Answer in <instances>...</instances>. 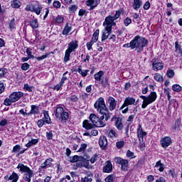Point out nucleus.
I'll list each match as a JSON object with an SVG mask.
<instances>
[{
	"label": "nucleus",
	"mask_w": 182,
	"mask_h": 182,
	"mask_svg": "<svg viewBox=\"0 0 182 182\" xmlns=\"http://www.w3.org/2000/svg\"><path fill=\"white\" fill-rule=\"evenodd\" d=\"M95 109H97L98 113L105 116V122H107L109 119H110L112 114L109 112V109L106 107V104L105 103V98L100 97L94 105Z\"/></svg>",
	"instance_id": "1"
},
{
	"label": "nucleus",
	"mask_w": 182,
	"mask_h": 182,
	"mask_svg": "<svg viewBox=\"0 0 182 182\" xmlns=\"http://www.w3.org/2000/svg\"><path fill=\"white\" fill-rule=\"evenodd\" d=\"M132 50L136 49L138 53L143 52V49L149 44V40L140 36H136L132 41Z\"/></svg>",
	"instance_id": "2"
},
{
	"label": "nucleus",
	"mask_w": 182,
	"mask_h": 182,
	"mask_svg": "<svg viewBox=\"0 0 182 182\" xmlns=\"http://www.w3.org/2000/svg\"><path fill=\"white\" fill-rule=\"evenodd\" d=\"M120 15H122V10H117L115 11L114 16H108L105 18L103 23L105 31H110L113 26H116V22L114 21L120 18Z\"/></svg>",
	"instance_id": "3"
},
{
	"label": "nucleus",
	"mask_w": 182,
	"mask_h": 182,
	"mask_svg": "<svg viewBox=\"0 0 182 182\" xmlns=\"http://www.w3.org/2000/svg\"><path fill=\"white\" fill-rule=\"evenodd\" d=\"M16 168L21 173H24L23 176V180L26 182H31L32 177H33V171L28 166H25L23 164H18Z\"/></svg>",
	"instance_id": "4"
},
{
	"label": "nucleus",
	"mask_w": 182,
	"mask_h": 182,
	"mask_svg": "<svg viewBox=\"0 0 182 182\" xmlns=\"http://www.w3.org/2000/svg\"><path fill=\"white\" fill-rule=\"evenodd\" d=\"M79 48V41L77 40L72 41L68 43V49L65 50V56H64V62L67 63L70 60V53L72 52H76V49Z\"/></svg>",
	"instance_id": "5"
},
{
	"label": "nucleus",
	"mask_w": 182,
	"mask_h": 182,
	"mask_svg": "<svg viewBox=\"0 0 182 182\" xmlns=\"http://www.w3.org/2000/svg\"><path fill=\"white\" fill-rule=\"evenodd\" d=\"M23 97V92L21 91L12 92L9 97H6L4 101V106H11L12 103L18 102L21 97Z\"/></svg>",
	"instance_id": "6"
},
{
	"label": "nucleus",
	"mask_w": 182,
	"mask_h": 182,
	"mask_svg": "<svg viewBox=\"0 0 182 182\" xmlns=\"http://www.w3.org/2000/svg\"><path fill=\"white\" fill-rule=\"evenodd\" d=\"M140 98L143 100L141 108L146 109L149 105H151V103H154V102H156L157 99V93H156V92H151L147 97L141 95Z\"/></svg>",
	"instance_id": "7"
},
{
	"label": "nucleus",
	"mask_w": 182,
	"mask_h": 182,
	"mask_svg": "<svg viewBox=\"0 0 182 182\" xmlns=\"http://www.w3.org/2000/svg\"><path fill=\"white\" fill-rule=\"evenodd\" d=\"M55 116L56 119H61V123L65 124L68 119H69V113L68 112H65L63 107H57L55 109Z\"/></svg>",
	"instance_id": "8"
},
{
	"label": "nucleus",
	"mask_w": 182,
	"mask_h": 182,
	"mask_svg": "<svg viewBox=\"0 0 182 182\" xmlns=\"http://www.w3.org/2000/svg\"><path fill=\"white\" fill-rule=\"evenodd\" d=\"M105 119H106L105 115H102L100 118L95 114L90 115V120L94 124L95 127H105L106 126V124L103 122Z\"/></svg>",
	"instance_id": "9"
},
{
	"label": "nucleus",
	"mask_w": 182,
	"mask_h": 182,
	"mask_svg": "<svg viewBox=\"0 0 182 182\" xmlns=\"http://www.w3.org/2000/svg\"><path fill=\"white\" fill-rule=\"evenodd\" d=\"M136 103V99L128 97L125 98L124 101V104L121 106L119 108V110H122V113L123 114H125V113H127L129 112V107L127 106H132Z\"/></svg>",
	"instance_id": "10"
},
{
	"label": "nucleus",
	"mask_w": 182,
	"mask_h": 182,
	"mask_svg": "<svg viewBox=\"0 0 182 182\" xmlns=\"http://www.w3.org/2000/svg\"><path fill=\"white\" fill-rule=\"evenodd\" d=\"M114 161L116 164H120L122 171H127V170H129V160L123 159V158L120 156H117L114 158Z\"/></svg>",
	"instance_id": "11"
},
{
	"label": "nucleus",
	"mask_w": 182,
	"mask_h": 182,
	"mask_svg": "<svg viewBox=\"0 0 182 182\" xmlns=\"http://www.w3.org/2000/svg\"><path fill=\"white\" fill-rule=\"evenodd\" d=\"M111 122H114V126L117 130H123V127H124V125L123 124V119L114 116L111 119Z\"/></svg>",
	"instance_id": "12"
},
{
	"label": "nucleus",
	"mask_w": 182,
	"mask_h": 182,
	"mask_svg": "<svg viewBox=\"0 0 182 182\" xmlns=\"http://www.w3.org/2000/svg\"><path fill=\"white\" fill-rule=\"evenodd\" d=\"M160 144L163 149H167V147L173 144V141L170 136H164L161 139Z\"/></svg>",
	"instance_id": "13"
},
{
	"label": "nucleus",
	"mask_w": 182,
	"mask_h": 182,
	"mask_svg": "<svg viewBox=\"0 0 182 182\" xmlns=\"http://www.w3.org/2000/svg\"><path fill=\"white\" fill-rule=\"evenodd\" d=\"M164 68V63L163 62H156V58L152 60V69L157 72L159 70H163Z\"/></svg>",
	"instance_id": "14"
},
{
	"label": "nucleus",
	"mask_w": 182,
	"mask_h": 182,
	"mask_svg": "<svg viewBox=\"0 0 182 182\" xmlns=\"http://www.w3.org/2000/svg\"><path fill=\"white\" fill-rule=\"evenodd\" d=\"M85 4L87 6H90L89 11H93L100 4V0H87Z\"/></svg>",
	"instance_id": "15"
},
{
	"label": "nucleus",
	"mask_w": 182,
	"mask_h": 182,
	"mask_svg": "<svg viewBox=\"0 0 182 182\" xmlns=\"http://www.w3.org/2000/svg\"><path fill=\"white\" fill-rule=\"evenodd\" d=\"M117 106V101L113 97H108V107L110 112H113Z\"/></svg>",
	"instance_id": "16"
},
{
	"label": "nucleus",
	"mask_w": 182,
	"mask_h": 182,
	"mask_svg": "<svg viewBox=\"0 0 182 182\" xmlns=\"http://www.w3.org/2000/svg\"><path fill=\"white\" fill-rule=\"evenodd\" d=\"M144 136H147V132L143 131V127H141V124H139L138 128H137V136L139 139V141H143L144 139Z\"/></svg>",
	"instance_id": "17"
},
{
	"label": "nucleus",
	"mask_w": 182,
	"mask_h": 182,
	"mask_svg": "<svg viewBox=\"0 0 182 182\" xmlns=\"http://www.w3.org/2000/svg\"><path fill=\"white\" fill-rule=\"evenodd\" d=\"M53 161V159L48 158L46 159V161L41 164V168L43 170H46V168H49L52 166V162Z\"/></svg>",
	"instance_id": "18"
},
{
	"label": "nucleus",
	"mask_w": 182,
	"mask_h": 182,
	"mask_svg": "<svg viewBox=\"0 0 182 182\" xmlns=\"http://www.w3.org/2000/svg\"><path fill=\"white\" fill-rule=\"evenodd\" d=\"M113 170V164L112 161H107L105 162V166L103 167V173H112Z\"/></svg>",
	"instance_id": "19"
},
{
	"label": "nucleus",
	"mask_w": 182,
	"mask_h": 182,
	"mask_svg": "<svg viewBox=\"0 0 182 182\" xmlns=\"http://www.w3.org/2000/svg\"><path fill=\"white\" fill-rule=\"evenodd\" d=\"M82 127L85 129V130H92V129H95L96 127L94 124L90 123V121L85 119L82 122Z\"/></svg>",
	"instance_id": "20"
},
{
	"label": "nucleus",
	"mask_w": 182,
	"mask_h": 182,
	"mask_svg": "<svg viewBox=\"0 0 182 182\" xmlns=\"http://www.w3.org/2000/svg\"><path fill=\"white\" fill-rule=\"evenodd\" d=\"M43 117L42 119L46 123V124H51L52 120L50 119V117L49 116V112L48 111H43Z\"/></svg>",
	"instance_id": "21"
},
{
	"label": "nucleus",
	"mask_w": 182,
	"mask_h": 182,
	"mask_svg": "<svg viewBox=\"0 0 182 182\" xmlns=\"http://www.w3.org/2000/svg\"><path fill=\"white\" fill-rule=\"evenodd\" d=\"M107 137H109V139H112V140H114V139H117L119 137V134H117L116 130L110 129L107 133Z\"/></svg>",
	"instance_id": "22"
},
{
	"label": "nucleus",
	"mask_w": 182,
	"mask_h": 182,
	"mask_svg": "<svg viewBox=\"0 0 182 182\" xmlns=\"http://www.w3.org/2000/svg\"><path fill=\"white\" fill-rule=\"evenodd\" d=\"M110 33H112V30H106L105 28L104 31H102V38H101L102 42H104V41H106V39L109 38V35H110Z\"/></svg>",
	"instance_id": "23"
},
{
	"label": "nucleus",
	"mask_w": 182,
	"mask_h": 182,
	"mask_svg": "<svg viewBox=\"0 0 182 182\" xmlns=\"http://www.w3.org/2000/svg\"><path fill=\"white\" fill-rule=\"evenodd\" d=\"M39 113V107L36 105H31V109L29 112H28V116L31 114H38Z\"/></svg>",
	"instance_id": "24"
},
{
	"label": "nucleus",
	"mask_w": 182,
	"mask_h": 182,
	"mask_svg": "<svg viewBox=\"0 0 182 182\" xmlns=\"http://www.w3.org/2000/svg\"><path fill=\"white\" fill-rule=\"evenodd\" d=\"M154 167L155 168H159V171H160V173H163V171H164V165L161 163V160L158 161Z\"/></svg>",
	"instance_id": "25"
},
{
	"label": "nucleus",
	"mask_w": 182,
	"mask_h": 182,
	"mask_svg": "<svg viewBox=\"0 0 182 182\" xmlns=\"http://www.w3.org/2000/svg\"><path fill=\"white\" fill-rule=\"evenodd\" d=\"M30 26L33 29H38L39 28V22L38 21V18H34L30 21Z\"/></svg>",
	"instance_id": "26"
},
{
	"label": "nucleus",
	"mask_w": 182,
	"mask_h": 182,
	"mask_svg": "<svg viewBox=\"0 0 182 182\" xmlns=\"http://www.w3.org/2000/svg\"><path fill=\"white\" fill-rule=\"evenodd\" d=\"M70 31H72V26H69V23H66L65 26L64 27V29L63 30L62 34L65 35V36H68Z\"/></svg>",
	"instance_id": "27"
},
{
	"label": "nucleus",
	"mask_w": 182,
	"mask_h": 182,
	"mask_svg": "<svg viewBox=\"0 0 182 182\" xmlns=\"http://www.w3.org/2000/svg\"><path fill=\"white\" fill-rule=\"evenodd\" d=\"M78 73L82 76V77H86L87 76V73H89V70H82V65H80L77 69Z\"/></svg>",
	"instance_id": "28"
},
{
	"label": "nucleus",
	"mask_w": 182,
	"mask_h": 182,
	"mask_svg": "<svg viewBox=\"0 0 182 182\" xmlns=\"http://www.w3.org/2000/svg\"><path fill=\"white\" fill-rule=\"evenodd\" d=\"M142 3L140 0H134L133 1V9H135V11H138V9H140V6H141Z\"/></svg>",
	"instance_id": "29"
},
{
	"label": "nucleus",
	"mask_w": 182,
	"mask_h": 182,
	"mask_svg": "<svg viewBox=\"0 0 182 182\" xmlns=\"http://www.w3.org/2000/svg\"><path fill=\"white\" fill-rule=\"evenodd\" d=\"M18 180H19V175L15 172H13L10 176V181L11 182H18Z\"/></svg>",
	"instance_id": "30"
},
{
	"label": "nucleus",
	"mask_w": 182,
	"mask_h": 182,
	"mask_svg": "<svg viewBox=\"0 0 182 182\" xmlns=\"http://www.w3.org/2000/svg\"><path fill=\"white\" fill-rule=\"evenodd\" d=\"M99 30H96L94 33L92 34V37L91 41L96 43L97 41H99Z\"/></svg>",
	"instance_id": "31"
},
{
	"label": "nucleus",
	"mask_w": 182,
	"mask_h": 182,
	"mask_svg": "<svg viewBox=\"0 0 182 182\" xmlns=\"http://www.w3.org/2000/svg\"><path fill=\"white\" fill-rule=\"evenodd\" d=\"M103 75H105V73H103V71H99L98 73L95 74L94 77L95 80H97V82H100L102 80V76H103Z\"/></svg>",
	"instance_id": "32"
},
{
	"label": "nucleus",
	"mask_w": 182,
	"mask_h": 182,
	"mask_svg": "<svg viewBox=\"0 0 182 182\" xmlns=\"http://www.w3.org/2000/svg\"><path fill=\"white\" fill-rule=\"evenodd\" d=\"M99 145L100 147H106L107 146V139L106 138H100Z\"/></svg>",
	"instance_id": "33"
},
{
	"label": "nucleus",
	"mask_w": 182,
	"mask_h": 182,
	"mask_svg": "<svg viewBox=\"0 0 182 182\" xmlns=\"http://www.w3.org/2000/svg\"><path fill=\"white\" fill-rule=\"evenodd\" d=\"M38 143H39V139H31V141H29L28 143H27L26 146V147H31V146L38 144Z\"/></svg>",
	"instance_id": "34"
},
{
	"label": "nucleus",
	"mask_w": 182,
	"mask_h": 182,
	"mask_svg": "<svg viewBox=\"0 0 182 182\" xmlns=\"http://www.w3.org/2000/svg\"><path fill=\"white\" fill-rule=\"evenodd\" d=\"M50 53H53V52L46 53L41 57H36V59L38 60V62H41V60H44V59H46V58H49V56H50Z\"/></svg>",
	"instance_id": "35"
},
{
	"label": "nucleus",
	"mask_w": 182,
	"mask_h": 182,
	"mask_svg": "<svg viewBox=\"0 0 182 182\" xmlns=\"http://www.w3.org/2000/svg\"><path fill=\"white\" fill-rule=\"evenodd\" d=\"M42 11V6H35L33 9V12H35L36 15H40Z\"/></svg>",
	"instance_id": "36"
},
{
	"label": "nucleus",
	"mask_w": 182,
	"mask_h": 182,
	"mask_svg": "<svg viewBox=\"0 0 182 182\" xmlns=\"http://www.w3.org/2000/svg\"><path fill=\"white\" fill-rule=\"evenodd\" d=\"M11 6H12V8H16V9L20 8L21 1H19L18 0H13L11 1Z\"/></svg>",
	"instance_id": "37"
},
{
	"label": "nucleus",
	"mask_w": 182,
	"mask_h": 182,
	"mask_svg": "<svg viewBox=\"0 0 182 182\" xmlns=\"http://www.w3.org/2000/svg\"><path fill=\"white\" fill-rule=\"evenodd\" d=\"M26 52L27 53L28 58H29L30 59H35V55H32V48H27Z\"/></svg>",
	"instance_id": "38"
},
{
	"label": "nucleus",
	"mask_w": 182,
	"mask_h": 182,
	"mask_svg": "<svg viewBox=\"0 0 182 182\" xmlns=\"http://www.w3.org/2000/svg\"><path fill=\"white\" fill-rule=\"evenodd\" d=\"M83 167L87 170H92L93 168V166L90 165V164H89V161L87 160L83 161Z\"/></svg>",
	"instance_id": "39"
},
{
	"label": "nucleus",
	"mask_w": 182,
	"mask_h": 182,
	"mask_svg": "<svg viewBox=\"0 0 182 182\" xmlns=\"http://www.w3.org/2000/svg\"><path fill=\"white\" fill-rule=\"evenodd\" d=\"M181 86L178 84H175L172 86V90H173V92H176L177 93H178V92H181Z\"/></svg>",
	"instance_id": "40"
},
{
	"label": "nucleus",
	"mask_w": 182,
	"mask_h": 182,
	"mask_svg": "<svg viewBox=\"0 0 182 182\" xmlns=\"http://www.w3.org/2000/svg\"><path fill=\"white\" fill-rule=\"evenodd\" d=\"M55 133V132L50 130L49 132H46V139L47 140H52V139L53 138V134Z\"/></svg>",
	"instance_id": "41"
},
{
	"label": "nucleus",
	"mask_w": 182,
	"mask_h": 182,
	"mask_svg": "<svg viewBox=\"0 0 182 182\" xmlns=\"http://www.w3.org/2000/svg\"><path fill=\"white\" fill-rule=\"evenodd\" d=\"M126 156L127 157H128V159H136V156H134V152L130 150H128L127 151Z\"/></svg>",
	"instance_id": "42"
},
{
	"label": "nucleus",
	"mask_w": 182,
	"mask_h": 182,
	"mask_svg": "<svg viewBox=\"0 0 182 182\" xmlns=\"http://www.w3.org/2000/svg\"><path fill=\"white\" fill-rule=\"evenodd\" d=\"M79 159H80L79 156L75 155L70 158V163H77V161H79Z\"/></svg>",
	"instance_id": "43"
},
{
	"label": "nucleus",
	"mask_w": 182,
	"mask_h": 182,
	"mask_svg": "<svg viewBox=\"0 0 182 182\" xmlns=\"http://www.w3.org/2000/svg\"><path fill=\"white\" fill-rule=\"evenodd\" d=\"M154 79H155V80H156V82H163V77L161 76V75H160L159 73H156L154 75Z\"/></svg>",
	"instance_id": "44"
},
{
	"label": "nucleus",
	"mask_w": 182,
	"mask_h": 182,
	"mask_svg": "<svg viewBox=\"0 0 182 182\" xmlns=\"http://www.w3.org/2000/svg\"><path fill=\"white\" fill-rule=\"evenodd\" d=\"M164 93H165L166 96H167L168 102H171V95H170V90H168V88H164Z\"/></svg>",
	"instance_id": "45"
},
{
	"label": "nucleus",
	"mask_w": 182,
	"mask_h": 182,
	"mask_svg": "<svg viewBox=\"0 0 182 182\" xmlns=\"http://www.w3.org/2000/svg\"><path fill=\"white\" fill-rule=\"evenodd\" d=\"M87 149V144H82L80 149L77 150V153H81V151H85Z\"/></svg>",
	"instance_id": "46"
},
{
	"label": "nucleus",
	"mask_w": 182,
	"mask_h": 182,
	"mask_svg": "<svg viewBox=\"0 0 182 182\" xmlns=\"http://www.w3.org/2000/svg\"><path fill=\"white\" fill-rule=\"evenodd\" d=\"M7 73L8 70L6 68H0V79L4 77Z\"/></svg>",
	"instance_id": "47"
},
{
	"label": "nucleus",
	"mask_w": 182,
	"mask_h": 182,
	"mask_svg": "<svg viewBox=\"0 0 182 182\" xmlns=\"http://www.w3.org/2000/svg\"><path fill=\"white\" fill-rule=\"evenodd\" d=\"M68 9H69L70 12L75 14V12H76V11H77V6H76V5L70 6Z\"/></svg>",
	"instance_id": "48"
},
{
	"label": "nucleus",
	"mask_w": 182,
	"mask_h": 182,
	"mask_svg": "<svg viewBox=\"0 0 182 182\" xmlns=\"http://www.w3.org/2000/svg\"><path fill=\"white\" fill-rule=\"evenodd\" d=\"M101 82V85H102V86H105L106 87V86H109V80H107V77L103 78L100 80Z\"/></svg>",
	"instance_id": "49"
},
{
	"label": "nucleus",
	"mask_w": 182,
	"mask_h": 182,
	"mask_svg": "<svg viewBox=\"0 0 182 182\" xmlns=\"http://www.w3.org/2000/svg\"><path fill=\"white\" fill-rule=\"evenodd\" d=\"M62 87H63V84H62V83L60 82L58 85H55V86L53 87V90H57V92H59V90H60V89H62Z\"/></svg>",
	"instance_id": "50"
},
{
	"label": "nucleus",
	"mask_w": 182,
	"mask_h": 182,
	"mask_svg": "<svg viewBox=\"0 0 182 182\" xmlns=\"http://www.w3.org/2000/svg\"><path fill=\"white\" fill-rule=\"evenodd\" d=\"M68 72L66 71L65 73H64L63 74V77L61 78V80L60 81V82H61L63 85H65V81L68 80V77H66V75H68Z\"/></svg>",
	"instance_id": "51"
},
{
	"label": "nucleus",
	"mask_w": 182,
	"mask_h": 182,
	"mask_svg": "<svg viewBox=\"0 0 182 182\" xmlns=\"http://www.w3.org/2000/svg\"><path fill=\"white\" fill-rule=\"evenodd\" d=\"M31 68V65L28 63H24L21 65V70H28Z\"/></svg>",
	"instance_id": "52"
},
{
	"label": "nucleus",
	"mask_w": 182,
	"mask_h": 182,
	"mask_svg": "<svg viewBox=\"0 0 182 182\" xmlns=\"http://www.w3.org/2000/svg\"><path fill=\"white\" fill-rule=\"evenodd\" d=\"M64 21V18H63V16H58L56 18H55V23H62Z\"/></svg>",
	"instance_id": "53"
},
{
	"label": "nucleus",
	"mask_w": 182,
	"mask_h": 182,
	"mask_svg": "<svg viewBox=\"0 0 182 182\" xmlns=\"http://www.w3.org/2000/svg\"><path fill=\"white\" fill-rule=\"evenodd\" d=\"M68 100H70L71 102H76L77 100H79V98L76 95H71L68 97Z\"/></svg>",
	"instance_id": "54"
},
{
	"label": "nucleus",
	"mask_w": 182,
	"mask_h": 182,
	"mask_svg": "<svg viewBox=\"0 0 182 182\" xmlns=\"http://www.w3.org/2000/svg\"><path fill=\"white\" fill-rule=\"evenodd\" d=\"M82 167H83V161L76 163L75 165L73 166V168H75V170L77 168H82Z\"/></svg>",
	"instance_id": "55"
},
{
	"label": "nucleus",
	"mask_w": 182,
	"mask_h": 182,
	"mask_svg": "<svg viewBox=\"0 0 182 182\" xmlns=\"http://www.w3.org/2000/svg\"><path fill=\"white\" fill-rule=\"evenodd\" d=\"M166 75L168 77H169L170 79L174 77V70H168Z\"/></svg>",
	"instance_id": "56"
},
{
	"label": "nucleus",
	"mask_w": 182,
	"mask_h": 182,
	"mask_svg": "<svg viewBox=\"0 0 182 182\" xmlns=\"http://www.w3.org/2000/svg\"><path fill=\"white\" fill-rule=\"evenodd\" d=\"M130 23H132V18L127 17L124 20V24L125 25V26H129Z\"/></svg>",
	"instance_id": "57"
},
{
	"label": "nucleus",
	"mask_w": 182,
	"mask_h": 182,
	"mask_svg": "<svg viewBox=\"0 0 182 182\" xmlns=\"http://www.w3.org/2000/svg\"><path fill=\"white\" fill-rule=\"evenodd\" d=\"M124 144H125L124 141H119L116 143V146L117 149H122V147L124 146Z\"/></svg>",
	"instance_id": "58"
},
{
	"label": "nucleus",
	"mask_w": 182,
	"mask_h": 182,
	"mask_svg": "<svg viewBox=\"0 0 182 182\" xmlns=\"http://www.w3.org/2000/svg\"><path fill=\"white\" fill-rule=\"evenodd\" d=\"M81 182H92V177L87 176L81 178Z\"/></svg>",
	"instance_id": "59"
},
{
	"label": "nucleus",
	"mask_w": 182,
	"mask_h": 182,
	"mask_svg": "<svg viewBox=\"0 0 182 182\" xmlns=\"http://www.w3.org/2000/svg\"><path fill=\"white\" fill-rule=\"evenodd\" d=\"M93 45H95V42H93L92 41L87 42L86 44L87 50H90V49H92V47L93 46Z\"/></svg>",
	"instance_id": "60"
},
{
	"label": "nucleus",
	"mask_w": 182,
	"mask_h": 182,
	"mask_svg": "<svg viewBox=\"0 0 182 182\" xmlns=\"http://www.w3.org/2000/svg\"><path fill=\"white\" fill-rule=\"evenodd\" d=\"M9 28L11 31L13 29H15V18L11 19V21H10Z\"/></svg>",
	"instance_id": "61"
},
{
	"label": "nucleus",
	"mask_w": 182,
	"mask_h": 182,
	"mask_svg": "<svg viewBox=\"0 0 182 182\" xmlns=\"http://www.w3.org/2000/svg\"><path fill=\"white\" fill-rule=\"evenodd\" d=\"M23 89L27 92H32L33 87L29 86V84H24Z\"/></svg>",
	"instance_id": "62"
},
{
	"label": "nucleus",
	"mask_w": 182,
	"mask_h": 182,
	"mask_svg": "<svg viewBox=\"0 0 182 182\" xmlns=\"http://www.w3.org/2000/svg\"><path fill=\"white\" fill-rule=\"evenodd\" d=\"M60 6H61L60 1H55L53 4V6L54 8H57V9H59V8H60Z\"/></svg>",
	"instance_id": "63"
},
{
	"label": "nucleus",
	"mask_w": 182,
	"mask_h": 182,
	"mask_svg": "<svg viewBox=\"0 0 182 182\" xmlns=\"http://www.w3.org/2000/svg\"><path fill=\"white\" fill-rule=\"evenodd\" d=\"M43 124H45V122H44V121L42 119H39L37 122V125H38V127H39V128L43 127Z\"/></svg>",
	"instance_id": "64"
}]
</instances>
